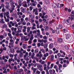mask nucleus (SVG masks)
<instances>
[{"mask_svg":"<svg viewBox=\"0 0 74 74\" xmlns=\"http://www.w3.org/2000/svg\"><path fill=\"white\" fill-rule=\"evenodd\" d=\"M51 62H49L47 63V67L48 70H49L50 69H52L53 68V67L54 64L52 63L51 64V66L49 67V65L51 64Z\"/></svg>","mask_w":74,"mask_h":74,"instance_id":"nucleus-1","label":"nucleus"},{"mask_svg":"<svg viewBox=\"0 0 74 74\" xmlns=\"http://www.w3.org/2000/svg\"><path fill=\"white\" fill-rule=\"evenodd\" d=\"M23 25H20L18 26L17 27V29H18V31H17V33H21L22 32L21 30H22L23 29Z\"/></svg>","mask_w":74,"mask_h":74,"instance_id":"nucleus-2","label":"nucleus"},{"mask_svg":"<svg viewBox=\"0 0 74 74\" xmlns=\"http://www.w3.org/2000/svg\"><path fill=\"white\" fill-rule=\"evenodd\" d=\"M60 53L63 54H63L61 55V57L62 58H64V57H65V55H66V53H65V52L62 50H60Z\"/></svg>","mask_w":74,"mask_h":74,"instance_id":"nucleus-3","label":"nucleus"},{"mask_svg":"<svg viewBox=\"0 0 74 74\" xmlns=\"http://www.w3.org/2000/svg\"><path fill=\"white\" fill-rule=\"evenodd\" d=\"M58 3H52V5L53 8H56L58 7Z\"/></svg>","mask_w":74,"mask_h":74,"instance_id":"nucleus-4","label":"nucleus"},{"mask_svg":"<svg viewBox=\"0 0 74 74\" xmlns=\"http://www.w3.org/2000/svg\"><path fill=\"white\" fill-rule=\"evenodd\" d=\"M19 58H18V59H20V58H22L23 57V56H24V54L23 53L22 51H21L19 53Z\"/></svg>","mask_w":74,"mask_h":74,"instance_id":"nucleus-5","label":"nucleus"},{"mask_svg":"<svg viewBox=\"0 0 74 74\" xmlns=\"http://www.w3.org/2000/svg\"><path fill=\"white\" fill-rule=\"evenodd\" d=\"M16 30H17V28H14V32L16 33L15 36H19V32H17V31H16Z\"/></svg>","mask_w":74,"mask_h":74,"instance_id":"nucleus-6","label":"nucleus"},{"mask_svg":"<svg viewBox=\"0 0 74 74\" xmlns=\"http://www.w3.org/2000/svg\"><path fill=\"white\" fill-rule=\"evenodd\" d=\"M49 72L50 74H56L55 73V70L53 69V71L52 69H50L49 70Z\"/></svg>","mask_w":74,"mask_h":74,"instance_id":"nucleus-7","label":"nucleus"},{"mask_svg":"<svg viewBox=\"0 0 74 74\" xmlns=\"http://www.w3.org/2000/svg\"><path fill=\"white\" fill-rule=\"evenodd\" d=\"M54 44L52 43L50 44L49 45V49H52L53 48Z\"/></svg>","mask_w":74,"mask_h":74,"instance_id":"nucleus-8","label":"nucleus"},{"mask_svg":"<svg viewBox=\"0 0 74 74\" xmlns=\"http://www.w3.org/2000/svg\"><path fill=\"white\" fill-rule=\"evenodd\" d=\"M57 40L58 42H63V39L61 38H59L57 39Z\"/></svg>","mask_w":74,"mask_h":74,"instance_id":"nucleus-9","label":"nucleus"},{"mask_svg":"<svg viewBox=\"0 0 74 74\" xmlns=\"http://www.w3.org/2000/svg\"><path fill=\"white\" fill-rule=\"evenodd\" d=\"M65 23L69 25H71V23L69 21V19H67L66 21H65Z\"/></svg>","mask_w":74,"mask_h":74,"instance_id":"nucleus-10","label":"nucleus"},{"mask_svg":"<svg viewBox=\"0 0 74 74\" xmlns=\"http://www.w3.org/2000/svg\"><path fill=\"white\" fill-rule=\"evenodd\" d=\"M9 45L8 46V47L10 48H12L11 47H14V44H13V43L12 42H10L9 43Z\"/></svg>","mask_w":74,"mask_h":74,"instance_id":"nucleus-11","label":"nucleus"},{"mask_svg":"<svg viewBox=\"0 0 74 74\" xmlns=\"http://www.w3.org/2000/svg\"><path fill=\"white\" fill-rule=\"evenodd\" d=\"M58 8H61V7H63L64 6V5L63 4H60L59 3H58Z\"/></svg>","mask_w":74,"mask_h":74,"instance_id":"nucleus-12","label":"nucleus"},{"mask_svg":"<svg viewBox=\"0 0 74 74\" xmlns=\"http://www.w3.org/2000/svg\"><path fill=\"white\" fill-rule=\"evenodd\" d=\"M56 33H57V34H59V33L60 30H59V28H56Z\"/></svg>","mask_w":74,"mask_h":74,"instance_id":"nucleus-13","label":"nucleus"},{"mask_svg":"<svg viewBox=\"0 0 74 74\" xmlns=\"http://www.w3.org/2000/svg\"><path fill=\"white\" fill-rule=\"evenodd\" d=\"M54 56H53V55H51V56L50 60L52 61L54 60Z\"/></svg>","mask_w":74,"mask_h":74,"instance_id":"nucleus-14","label":"nucleus"},{"mask_svg":"<svg viewBox=\"0 0 74 74\" xmlns=\"http://www.w3.org/2000/svg\"><path fill=\"white\" fill-rule=\"evenodd\" d=\"M37 67L38 68V69L42 68V65H40V64H38L37 65Z\"/></svg>","mask_w":74,"mask_h":74,"instance_id":"nucleus-15","label":"nucleus"},{"mask_svg":"<svg viewBox=\"0 0 74 74\" xmlns=\"http://www.w3.org/2000/svg\"><path fill=\"white\" fill-rule=\"evenodd\" d=\"M18 72L20 73L22 72H23V69H19L18 70Z\"/></svg>","mask_w":74,"mask_h":74,"instance_id":"nucleus-16","label":"nucleus"},{"mask_svg":"<svg viewBox=\"0 0 74 74\" xmlns=\"http://www.w3.org/2000/svg\"><path fill=\"white\" fill-rule=\"evenodd\" d=\"M10 51L11 53H14V52H15V50H14V49L13 48H11L10 49Z\"/></svg>","mask_w":74,"mask_h":74,"instance_id":"nucleus-17","label":"nucleus"},{"mask_svg":"<svg viewBox=\"0 0 74 74\" xmlns=\"http://www.w3.org/2000/svg\"><path fill=\"white\" fill-rule=\"evenodd\" d=\"M70 37H71V36L69 34H68L66 36V39H67V40H68L70 38Z\"/></svg>","mask_w":74,"mask_h":74,"instance_id":"nucleus-18","label":"nucleus"},{"mask_svg":"<svg viewBox=\"0 0 74 74\" xmlns=\"http://www.w3.org/2000/svg\"><path fill=\"white\" fill-rule=\"evenodd\" d=\"M18 3L20 6H22V1H21L19 0L18 2Z\"/></svg>","mask_w":74,"mask_h":74,"instance_id":"nucleus-19","label":"nucleus"},{"mask_svg":"<svg viewBox=\"0 0 74 74\" xmlns=\"http://www.w3.org/2000/svg\"><path fill=\"white\" fill-rule=\"evenodd\" d=\"M20 10L22 12L24 13L25 12V10H24V8H23L22 7H21L20 8Z\"/></svg>","mask_w":74,"mask_h":74,"instance_id":"nucleus-20","label":"nucleus"},{"mask_svg":"<svg viewBox=\"0 0 74 74\" xmlns=\"http://www.w3.org/2000/svg\"><path fill=\"white\" fill-rule=\"evenodd\" d=\"M70 16H74V10L72 11L71 14H70Z\"/></svg>","mask_w":74,"mask_h":74,"instance_id":"nucleus-21","label":"nucleus"},{"mask_svg":"<svg viewBox=\"0 0 74 74\" xmlns=\"http://www.w3.org/2000/svg\"><path fill=\"white\" fill-rule=\"evenodd\" d=\"M24 3H25V4L24 5H23V6L24 7H27V2H26V1H25Z\"/></svg>","mask_w":74,"mask_h":74,"instance_id":"nucleus-22","label":"nucleus"},{"mask_svg":"<svg viewBox=\"0 0 74 74\" xmlns=\"http://www.w3.org/2000/svg\"><path fill=\"white\" fill-rule=\"evenodd\" d=\"M23 47L24 49H25V48H26V44H23Z\"/></svg>","mask_w":74,"mask_h":74,"instance_id":"nucleus-23","label":"nucleus"},{"mask_svg":"<svg viewBox=\"0 0 74 74\" xmlns=\"http://www.w3.org/2000/svg\"><path fill=\"white\" fill-rule=\"evenodd\" d=\"M27 33H29V32H30V27H27Z\"/></svg>","mask_w":74,"mask_h":74,"instance_id":"nucleus-24","label":"nucleus"},{"mask_svg":"<svg viewBox=\"0 0 74 74\" xmlns=\"http://www.w3.org/2000/svg\"><path fill=\"white\" fill-rule=\"evenodd\" d=\"M57 56L58 58H60L62 55H61V54L60 53H57Z\"/></svg>","mask_w":74,"mask_h":74,"instance_id":"nucleus-25","label":"nucleus"},{"mask_svg":"<svg viewBox=\"0 0 74 74\" xmlns=\"http://www.w3.org/2000/svg\"><path fill=\"white\" fill-rule=\"evenodd\" d=\"M5 7L7 10H10V9H9V6H8V5H6Z\"/></svg>","mask_w":74,"mask_h":74,"instance_id":"nucleus-26","label":"nucleus"},{"mask_svg":"<svg viewBox=\"0 0 74 74\" xmlns=\"http://www.w3.org/2000/svg\"><path fill=\"white\" fill-rule=\"evenodd\" d=\"M13 58H10L8 60V62L9 63H11L12 61Z\"/></svg>","mask_w":74,"mask_h":74,"instance_id":"nucleus-27","label":"nucleus"},{"mask_svg":"<svg viewBox=\"0 0 74 74\" xmlns=\"http://www.w3.org/2000/svg\"><path fill=\"white\" fill-rule=\"evenodd\" d=\"M36 70H37V69L36 68H34V69H33V74H35V73H36Z\"/></svg>","mask_w":74,"mask_h":74,"instance_id":"nucleus-28","label":"nucleus"},{"mask_svg":"<svg viewBox=\"0 0 74 74\" xmlns=\"http://www.w3.org/2000/svg\"><path fill=\"white\" fill-rule=\"evenodd\" d=\"M0 16L1 18H3L4 16H3V13H1L0 14Z\"/></svg>","mask_w":74,"mask_h":74,"instance_id":"nucleus-29","label":"nucleus"},{"mask_svg":"<svg viewBox=\"0 0 74 74\" xmlns=\"http://www.w3.org/2000/svg\"><path fill=\"white\" fill-rule=\"evenodd\" d=\"M52 16H53V18H55L56 17V15H55V13H53V14H52Z\"/></svg>","mask_w":74,"mask_h":74,"instance_id":"nucleus-30","label":"nucleus"},{"mask_svg":"<svg viewBox=\"0 0 74 74\" xmlns=\"http://www.w3.org/2000/svg\"><path fill=\"white\" fill-rule=\"evenodd\" d=\"M49 54L50 55H51L52 53V50L49 49Z\"/></svg>","mask_w":74,"mask_h":74,"instance_id":"nucleus-31","label":"nucleus"},{"mask_svg":"<svg viewBox=\"0 0 74 74\" xmlns=\"http://www.w3.org/2000/svg\"><path fill=\"white\" fill-rule=\"evenodd\" d=\"M71 17V21H73V20H74V16H70Z\"/></svg>","mask_w":74,"mask_h":74,"instance_id":"nucleus-32","label":"nucleus"},{"mask_svg":"<svg viewBox=\"0 0 74 74\" xmlns=\"http://www.w3.org/2000/svg\"><path fill=\"white\" fill-rule=\"evenodd\" d=\"M36 4H37V2H34V3H32L33 6L35 7V6L36 5Z\"/></svg>","mask_w":74,"mask_h":74,"instance_id":"nucleus-33","label":"nucleus"},{"mask_svg":"<svg viewBox=\"0 0 74 74\" xmlns=\"http://www.w3.org/2000/svg\"><path fill=\"white\" fill-rule=\"evenodd\" d=\"M6 69H5L4 71H3V73H5V74H7V71H6Z\"/></svg>","mask_w":74,"mask_h":74,"instance_id":"nucleus-34","label":"nucleus"},{"mask_svg":"<svg viewBox=\"0 0 74 74\" xmlns=\"http://www.w3.org/2000/svg\"><path fill=\"white\" fill-rule=\"evenodd\" d=\"M9 68L11 70H13V68H14V67L13 66H11L10 64H9Z\"/></svg>","mask_w":74,"mask_h":74,"instance_id":"nucleus-35","label":"nucleus"},{"mask_svg":"<svg viewBox=\"0 0 74 74\" xmlns=\"http://www.w3.org/2000/svg\"><path fill=\"white\" fill-rule=\"evenodd\" d=\"M67 64H64V65H63V67H66L67 66Z\"/></svg>","mask_w":74,"mask_h":74,"instance_id":"nucleus-36","label":"nucleus"},{"mask_svg":"<svg viewBox=\"0 0 74 74\" xmlns=\"http://www.w3.org/2000/svg\"><path fill=\"white\" fill-rule=\"evenodd\" d=\"M44 41V40L43 39H42L41 40H38V42H43Z\"/></svg>","mask_w":74,"mask_h":74,"instance_id":"nucleus-37","label":"nucleus"},{"mask_svg":"<svg viewBox=\"0 0 74 74\" xmlns=\"http://www.w3.org/2000/svg\"><path fill=\"white\" fill-rule=\"evenodd\" d=\"M42 54H40V55H39V59H41V58H42Z\"/></svg>","mask_w":74,"mask_h":74,"instance_id":"nucleus-38","label":"nucleus"},{"mask_svg":"<svg viewBox=\"0 0 74 74\" xmlns=\"http://www.w3.org/2000/svg\"><path fill=\"white\" fill-rule=\"evenodd\" d=\"M16 24V22H14L12 23V26H14L15 24Z\"/></svg>","mask_w":74,"mask_h":74,"instance_id":"nucleus-39","label":"nucleus"},{"mask_svg":"<svg viewBox=\"0 0 74 74\" xmlns=\"http://www.w3.org/2000/svg\"><path fill=\"white\" fill-rule=\"evenodd\" d=\"M40 71H38V70H37L36 71V74H40Z\"/></svg>","mask_w":74,"mask_h":74,"instance_id":"nucleus-40","label":"nucleus"},{"mask_svg":"<svg viewBox=\"0 0 74 74\" xmlns=\"http://www.w3.org/2000/svg\"><path fill=\"white\" fill-rule=\"evenodd\" d=\"M7 27V26L5 24H4L2 26V27H3V28H5V27L6 28Z\"/></svg>","mask_w":74,"mask_h":74,"instance_id":"nucleus-41","label":"nucleus"},{"mask_svg":"<svg viewBox=\"0 0 74 74\" xmlns=\"http://www.w3.org/2000/svg\"><path fill=\"white\" fill-rule=\"evenodd\" d=\"M9 18H7L6 19L5 21L6 22H8L9 21H10V19H9Z\"/></svg>","mask_w":74,"mask_h":74,"instance_id":"nucleus-42","label":"nucleus"},{"mask_svg":"<svg viewBox=\"0 0 74 74\" xmlns=\"http://www.w3.org/2000/svg\"><path fill=\"white\" fill-rule=\"evenodd\" d=\"M35 53H37V52H38V49H36L34 51Z\"/></svg>","mask_w":74,"mask_h":74,"instance_id":"nucleus-43","label":"nucleus"},{"mask_svg":"<svg viewBox=\"0 0 74 74\" xmlns=\"http://www.w3.org/2000/svg\"><path fill=\"white\" fill-rule=\"evenodd\" d=\"M35 14L36 15H38V13L37 12V9H36V12L35 13Z\"/></svg>","mask_w":74,"mask_h":74,"instance_id":"nucleus-44","label":"nucleus"},{"mask_svg":"<svg viewBox=\"0 0 74 74\" xmlns=\"http://www.w3.org/2000/svg\"><path fill=\"white\" fill-rule=\"evenodd\" d=\"M59 29H62L63 28V26L62 25H60L59 26Z\"/></svg>","mask_w":74,"mask_h":74,"instance_id":"nucleus-45","label":"nucleus"},{"mask_svg":"<svg viewBox=\"0 0 74 74\" xmlns=\"http://www.w3.org/2000/svg\"><path fill=\"white\" fill-rule=\"evenodd\" d=\"M64 47L66 49H69V47H68V46L67 45H65Z\"/></svg>","mask_w":74,"mask_h":74,"instance_id":"nucleus-46","label":"nucleus"},{"mask_svg":"<svg viewBox=\"0 0 74 74\" xmlns=\"http://www.w3.org/2000/svg\"><path fill=\"white\" fill-rule=\"evenodd\" d=\"M16 53H20L21 52V51L18 50L16 51Z\"/></svg>","mask_w":74,"mask_h":74,"instance_id":"nucleus-47","label":"nucleus"},{"mask_svg":"<svg viewBox=\"0 0 74 74\" xmlns=\"http://www.w3.org/2000/svg\"><path fill=\"white\" fill-rule=\"evenodd\" d=\"M1 7H2V8H4V7H5V5L3 4H2L1 5Z\"/></svg>","mask_w":74,"mask_h":74,"instance_id":"nucleus-48","label":"nucleus"},{"mask_svg":"<svg viewBox=\"0 0 74 74\" xmlns=\"http://www.w3.org/2000/svg\"><path fill=\"white\" fill-rule=\"evenodd\" d=\"M2 11L3 12H5V8H2Z\"/></svg>","mask_w":74,"mask_h":74,"instance_id":"nucleus-49","label":"nucleus"},{"mask_svg":"<svg viewBox=\"0 0 74 74\" xmlns=\"http://www.w3.org/2000/svg\"><path fill=\"white\" fill-rule=\"evenodd\" d=\"M56 64L57 65H59V61H57L56 62Z\"/></svg>","mask_w":74,"mask_h":74,"instance_id":"nucleus-50","label":"nucleus"},{"mask_svg":"<svg viewBox=\"0 0 74 74\" xmlns=\"http://www.w3.org/2000/svg\"><path fill=\"white\" fill-rule=\"evenodd\" d=\"M32 33L33 34H34V33H37V31L36 30H34L33 31Z\"/></svg>","mask_w":74,"mask_h":74,"instance_id":"nucleus-51","label":"nucleus"},{"mask_svg":"<svg viewBox=\"0 0 74 74\" xmlns=\"http://www.w3.org/2000/svg\"><path fill=\"white\" fill-rule=\"evenodd\" d=\"M37 45L38 47H40V46H41V43H38Z\"/></svg>","mask_w":74,"mask_h":74,"instance_id":"nucleus-52","label":"nucleus"},{"mask_svg":"<svg viewBox=\"0 0 74 74\" xmlns=\"http://www.w3.org/2000/svg\"><path fill=\"white\" fill-rule=\"evenodd\" d=\"M6 17L7 18L10 19V16L9 15H6Z\"/></svg>","mask_w":74,"mask_h":74,"instance_id":"nucleus-53","label":"nucleus"},{"mask_svg":"<svg viewBox=\"0 0 74 74\" xmlns=\"http://www.w3.org/2000/svg\"><path fill=\"white\" fill-rule=\"evenodd\" d=\"M35 22H36V24H37V25H38V21L37 20H36L35 21Z\"/></svg>","mask_w":74,"mask_h":74,"instance_id":"nucleus-54","label":"nucleus"},{"mask_svg":"<svg viewBox=\"0 0 74 74\" xmlns=\"http://www.w3.org/2000/svg\"><path fill=\"white\" fill-rule=\"evenodd\" d=\"M59 52V50H56V51H55V52H54V53H58V52Z\"/></svg>","mask_w":74,"mask_h":74,"instance_id":"nucleus-55","label":"nucleus"},{"mask_svg":"<svg viewBox=\"0 0 74 74\" xmlns=\"http://www.w3.org/2000/svg\"><path fill=\"white\" fill-rule=\"evenodd\" d=\"M58 66H59V67L62 68V65L61 64H59L58 65Z\"/></svg>","mask_w":74,"mask_h":74,"instance_id":"nucleus-56","label":"nucleus"},{"mask_svg":"<svg viewBox=\"0 0 74 74\" xmlns=\"http://www.w3.org/2000/svg\"><path fill=\"white\" fill-rule=\"evenodd\" d=\"M3 51H6L7 50V48L6 47H4L3 48Z\"/></svg>","mask_w":74,"mask_h":74,"instance_id":"nucleus-57","label":"nucleus"},{"mask_svg":"<svg viewBox=\"0 0 74 74\" xmlns=\"http://www.w3.org/2000/svg\"><path fill=\"white\" fill-rule=\"evenodd\" d=\"M72 29H73V30H74V24H73L72 25Z\"/></svg>","mask_w":74,"mask_h":74,"instance_id":"nucleus-58","label":"nucleus"},{"mask_svg":"<svg viewBox=\"0 0 74 74\" xmlns=\"http://www.w3.org/2000/svg\"><path fill=\"white\" fill-rule=\"evenodd\" d=\"M8 58H9V56H5V58L7 59H8Z\"/></svg>","mask_w":74,"mask_h":74,"instance_id":"nucleus-59","label":"nucleus"},{"mask_svg":"<svg viewBox=\"0 0 74 74\" xmlns=\"http://www.w3.org/2000/svg\"><path fill=\"white\" fill-rule=\"evenodd\" d=\"M20 37H22V36H23V34H22V33H20L19 34Z\"/></svg>","mask_w":74,"mask_h":74,"instance_id":"nucleus-60","label":"nucleus"},{"mask_svg":"<svg viewBox=\"0 0 74 74\" xmlns=\"http://www.w3.org/2000/svg\"><path fill=\"white\" fill-rule=\"evenodd\" d=\"M6 67H5V68H6V69H7V68H8L9 66V64L8 65V64H6Z\"/></svg>","mask_w":74,"mask_h":74,"instance_id":"nucleus-61","label":"nucleus"},{"mask_svg":"<svg viewBox=\"0 0 74 74\" xmlns=\"http://www.w3.org/2000/svg\"><path fill=\"white\" fill-rule=\"evenodd\" d=\"M37 7L38 8L41 7V5L40 4H38L37 5Z\"/></svg>","mask_w":74,"mask_h":74,"instance_id":"nucleus-62","label":"nucleus"},{"mask_svg":"<svg viewBox=\"0 0 74 74\" xmlns=\"http://www.w3.org/2000/svg\"><path fill=\"white\" fill-rule=\"evenodd\" d=\"M35 59L36 60L37 62H38V58H35Z\"/></svg>","mask_w":74,"mask_h":74,"instance_id":"nucleus-63","label":"nucleus"},{"mask_svg":"<svg viewBox=\"0 0 74 74\" xmlns=\"http://www.w3.org/2000/svg\"><path fill=\"white\" fill-rule=\"evenodd\" d=\"M71 51H72V52L74 54V49H71Z\"/></svg>","mask_w":74,"mask_h":74,"instance_id":"nucleus-64","label":"nucleus"}]
</instances>
